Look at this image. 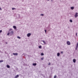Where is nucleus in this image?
<instances>
[{"mask_svg": "<svg viewBox=\"0 0 78 78\" xmlns=\"http://www.w3.org/2000/svg\"><path fill=\"white\" fill-rule=\"evenodd\" d=\"M13 55H18V54L17 53H13Z\"/></svg>", "mask_w": 78, "mask_h": 78, "instance_id": "nucleus-8", "label": "nucleus"}, {"mask_svg": "<svg viewBox=\"0 0 78 78\" xmlns=\"http://www.w3.org/2000/svg\"><path fill=\"white\" fill-rule=\"evenodd\" d=\"M54 78H56V76H55L54 77Z\"/></svg>", "mask_w": 78, "mask_h": 78, "instance_id": "nucleus-21", "label": "nucleus"}, {"mask_svg": "<svg viewBox=\"0 0 78 78\" xmlns=\"http://www.w3.org/2000/svg\"><path fill=\"white\" fill-rule=\"evenodd\" d=\"M70 9H71L72 10L74 9V7H70Z\"/></svg>", "mask_w": 78, "mask_h": 78, "instance_id": "nucleus-10", "label": "nucleus"}, {"mask_svg": "<svg viewBox=\"0 0 78 78\" xmlns=\"http://www.w3.org/2000/svg\"><path fill=\"white\" fill-rule=\"evenodd\" d=\"M11 30H12V29H10L9 30V32L11 31H12Z\"/></svg>", "mask_w": 78, "mask_h": 78, "instance_id": "nucleus-17", "label": "nucleus"}, {"mask_svg": "<svg viewBox=\"0 0 78 78\" xmlns=\"http://www.w3.org/2000/svg\"><path fill=\"white\" fill-rule=\"evenodd\" d=\"M78 16V12H76L75 15H74V17L75 18H77Z\"/></svg>", "mask_w": 78, "mask_h": 78, "instance_id": "nucleus-2", "label": "nucleus"}, {"mask_svg": "<svg viewBox=\"0 0 78 78\" xmlns=\"http://www.w3.org/2000/svg\"><path fill=\"white\" fill-rule=\"evenodd\" d=\"M1 33H2V30H0V34Z\"/></svg>", "mask_w": 78, "mask_h": 78, "instance_id": "nucleus-23", "label": "nucleus"}, {"mask_svg": "<svg viewBox=\"0 0 78 78\" xmlns=\"http://www.w3.org/2000/svg\"><path fill=\"white\" fill-rule=\"evenodd\" d=\"M37 65V64L36 63H33V66H36Z\"/></svg>", "mask_w": 78, "mask_h": 78, "instance_id": "nucleus-12", "label": "nucleus"}, {"mask_svg": "<svg viewBox=\"0 0 78 78\" xmlns=\"http://www.w3.org/2000/svg\"><path fill=\"white\" fill-rule=\"evenodd\" d=\"M73 62H74V63H75V62H76V59H73Z\"/></svg>", "mask_w": 78, "mask_h": 78, "instance_id": "nucleus-7", "label": "nucleus"}, {"mask_svg": "<svg viewBox=\"0 0 78 78\" xmlns=\"http://www.w3.org/2000/svg\"><path fill=\"white\" fill-rule=\"evenodd\" d=\"M13 28L14 29H15V30H16V26H14L13 27Z\"/></svg>", "mask_w": 78, "mask_h": 78, "instance_id": "nucleus-13", "label": "nucleus"}, {"mask_svg": "<svg viewBox=\"0 0 78 78\" xmlns=\"http://www.w3.org/2000/svg\"><path fill=\"white\" fill-rule=\"evenodd\" d=\"M17 38H18V39H21V38H20V37H17Z\"/></svg>", "mask_w": 78, "mask_h": 78, "instance_id": "nucleus-24", "label": "nucleus"}, {"mask_svg": "<svg viewBox=\"0 0 78 78\" xmlns=\"http://www.w3.org/2000/svg\"><path fill=\"white\" fill-rule=\"evenodd\" d=\"M12 10H14L15 9H16V8H12Z\"/></svg>", "mask_w": 78, "mask_h": 78, "instance_id": "nucleus-19", "label": "nucleus"}, {"mask_svg": "<svg viewBox=\"0 0 78 78\" xmlns=\"http://www.w3.org/2000/svg\"><path fill=\"white\" fill-rule=\"evenodd\" d=\"M40 16H44V14H41L40 15Z\"/></svg>", "mask_w": 78, "mask_h": 78, "instance_id": "nucleus-18", "label": "nucleus"}, {"mask_svg": "<svg viewBox=\"0 0 78 78\" xmlns=\"http://www.w3.org/2000/svg\"><path fill=\"white\" fill-rule=\"evenodd\" d=\"M19 76V75H17L15 77V78H17Z\"/></svg>", "mask_w": 78, "mask_h": 78, "instance_id": "nucleus-9", "label": "nucleus"}, {"mask_svg": "<svg viewBox=\"0 0 78 78\" xmlns=\"http://www.w3.org/2000/svg\"><path fill=\"white\" fill-rule=\"evenodd\" d=\"M7 68H9L10 66H9V65H7Z\"/></svg>", "mask_w": 78, "mask_h": 78, "instance_id": "nucleus-16", "label": "nucleus"}, {"mask_svg": "<svg viewBox=\"0 0 78 78\" xmlns=\"http://www.w3.org/2000/svg\"><path fill=\"white\" fill-rule=\"evenodd\" d=\"M44 31H45V33H47V30H45Z\"/></svg>", "mask_w": 78, "mask_h": 78, "instance_id": "nucleus-25", "label": "nucleus"}, {"mask_svg": "<svg viewBox=\"0 0 78 78\" xmlns=\"http://www.w3.org/2000/svg\"><path fill=\"white\" fill-rule=\"evenodd\" d=\"M50 63H49L48 64V66H50Z\"/></svg>", "mask_w": 78, "mask_h": 78, "instance_id": "nucleus-27", "label": "nucleus"}, {"mask_svg": "<svg viewBox=\"0 0 78 78\" xmlns=\"http://www.w3.org/2000/svg\"><path fill=\"white\" fill-rule=\"evenodd\" d=\"M7 36H12L13 35V31H12L10 32H9L7 34Z\"/></svg>", "mask_w": 78, "mask_h": 78, "instance_id": "nucleus-1", "label": "nucleus"}, {"mask_svg": "<svg viewBox=\"0 0 78 78\" xmlns=\"http://www.w3.org/2000/svg\"><path fill=\"white\" fill-rule=\"evenodd\" d=\"M0 11H2V8H0Z\"/></svg>", "mask_w": 78, "mask_h": 78, "instance_id": "nucleus-28", "label": "nucleus"}, {"mask_svg": "<svg viewBox=\"0 0 78 78\" xmlns=\"http://www.w3.org/2000/svg\"><path fill=\"white\" fill-rule=\"evenodd\" d=\"M47 1H50V0H47Z\"/></svg>", "mask_w": 78, "mask_h": 78, "instance_id": "nucleus-31", "label": "nucleus"}, {"mask_svg": "<svg viewBox=\"0 0 78 78\" xmlns=\"http://www.w3.org/2000/svg\"><path fill=\"white\" fill-rule=\"evenodd\" d=\"M16 17L17 19H19V18H20V15H18L16 16Z\"/></svg>", "mask_w": 78, "mask_h": 78, "instance_id": "nucleus-5", "label": "nucleus"}, {"mask_svg": "<svg viewBox=\"0 0 78 78\" xmlns=\"http://www.w3.org/2000/svg\"><path fill=\"white\" fill-rule=\"evenodd\" d=\"M60 55V53H58L57 54V56H59Z\"/></svg>", "mask_w": 78, "mask_h": 78, "instance_id": "nucleus-11", "label": "nucleus"}, {"mask_svg": "<svg viewBox=\"0 0 78 78\" xmlns=\"http://www.w3.org/2000/svg\"><path fill=\"white\" fill-rule=\"evenodd\" d=\"M76 36H77V33H76Z\"/></svg>", "mask_w": 78, "mask_h": 78, "instance_id": "nucleus-30", "label": "nucleus"}, {"mask_svg": "<svg viewBox=\"0 0 78 78\" xmlns=\"http://www.w3.org/2000/svg\"><path fill=\"white\" fill-rule=\"evenodd\" d=\"M67 44L68 45H70V42H69V41H67Z\"/></svg>", "mask_w": 78, "mask_h": 78, "instance_id": "nucleus-4", "label": "nucleus"}, {"mask_svg": "<svg viewBox=\"0 0 78 78\" xmlns=\"http://www.w3.org/2000/svg\"><path fill=\"white\" fill-rule=\"evenodd\" d=\"M61 53H62H62H63V52H62H62H61Z\"/></svg>", "mask_w": 78, "mask_h": 78, "instance_id": "nucleus-29", "label": "nucleus"}, {"mask_svg": "<svg viewBox=\"0 0 78 78\" xmlns=\"http://www.w3.org/2000/svg\"><path fill=\"white\" fill-rule=\"evenodd\" d=\"M69 21L70 22H71V23H72V22H73V21H72V20H69Z\"/></svg>", "mask_w": 78, "mask_h": 78, "instance_id": "nucleus-14", "label": "nucleus"}, {"mask_svg": "<svg viewBox=\"0 0 78 78\" xmlns=\"http://www.w3.org/2000/svg\"><path fill=\"white\" fill-rule=\"evenodd\" d=\"M51 2H53V0H51Z\"/></svg>", "mask_w": 78, "mask_h": 78, "instance_id": "nucleus-32", "label": "nucleus"}, {"mask_svg": "<svg viewBox=\"0 0 78 78\" xmlns=\"http://www.w3.org/2000/svg\"><path fill=\"white\" fill-rule=\"evenodd\" d=\"M39 48H42V46H39Z\"/></svg>", "mask_w": 78, "mask_h": 78, "instance_id": "nucleus-15", "label": "nucleus"}, {"mask_svg": "<svg viewBox=\"0 0 78 78\" xmlns=\"http://www.w3.org/2000/svg\"><path fill=\"white\" fill-rule=\"evenodd\" d=\"M31 34L30 33H29L27 34V36L28 37H30Z\"/></svg>", "mask_w": 78, "mask_h": 78, "instance_id": "nucleus-3", "label": "nucleus"}, {"mask_svg": "<svg viewBox=\"0 0 78 78\" xmlns=\"http://www.w3.org/2000/svg\"><path fill=\"white\" fill-rule=\"evenodd\" d=\"M41 60H43V59H44V58H41Z\"/></svg>", "mask_w": 78, "mask_h": 78, "instance_id": "nucleus-26", "label": "nucleus"}, {"mask_svg": "<svg viewBox=\"0 0 78 78\" xmlns=\"http://www.w3.org/2000/svg\"><path fill=\"white\" fill-rule=\"evenodd\" d=\"M42 42H43L44 44H47V43L44 40H42L41 41Z\"/></svg>", "mask_w": 78, "mask_h": 78, "instance_id": "nucleus-6", "label": "nucleus"}, {"mask_svg": "<svg viewBox=\"0 0 78 78\" xmlns=\"http://www.w3.org/2000/svg\"><path fill=\"white\" fill-rule=\"evenodd\" d=\"M3 62V61L2 60H0V62Z\"/></svg>", "mask_w": 78, "mask_h": 78, "instance_id": "nucleus-22", "label": "nucleus"}, {"mask_svg": "<svg viewBox=\"0 0 78 78\" xmlns=\"http://www.w3.org/2000/svg\"><path fill=\"white\" fill-rule=\"evenodd\" d=\"M41 56H43L44 55V53H41Z\"/></svg>", "mask_w": 78, "mask_h": 78, "instance_id": "nucleus-20", "label": "nucleus"}]
</instances>
